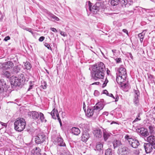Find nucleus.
Here are the masks:
<instances>
[{"mask_svg": "<svg viewBox=\"0 0 155 155\" xmlns=\"http://www.w3.org/2000/svg\"><path fill=\"white\" fill-rule=\"evenodd\" d=\"M107 96H110V97H113L114 99H115V97H114L113 95L112 94H111V93H110V94H109L108 93V95H107Z\"/></svg>", "mask_w": 155, "mask_h": 155, "instance_id": "680f3d73", "label": "nucleus"}, {"mask_svg": "<svg viewBox=\"0 0 155 155\" xmlns=\"http://www.w3.org/2000/svg\"><path fill=\"white\" fill-rule=\"evenodd\" d=\"M50 29L54 32H57V31L56 29L55 28H50Z\"/></svg>", "mask_w": 155, "mask_h": 155, "instance_id": "6e6d98bb", "label": "nucleus"}, {"mask_svg": "<svg viewBox=\"0 0 155 155\" xmlns=\"http://www.w3.org/2000/svg\"><path fill=\"white\" fill-rule=\"evenodd\" d=\"M92 3L90 1L88 2L89 9L91 12L93 11L94 12H97L100 10H101L104 9V6L103 3L101 2H97L92 7L91 9Z\"/></svg>", "mask_w": 155, "mask_h": 155, "instance_id": "7ed1b4c3", "label": "nucleus"}, {"mask_svg": "<svg viewBox=\"0 0 155 155\" xmlns=\"http://www.w3.org/2000/svg\"><path fill=\"white\" fill-rule=\"evenodd\" d=\"M59 31H60V34L61 35L63 36L64 37L65 36V32H63L61 30H60Z\"/></svg>", "mask_w": 155, "mask_h": 155, "instance_id": "3c124183", "label": "nucleus"}, {"mask_svg": "<svg viewBox=\"0 0 155 155\" xmlns=\"http://www.w3.org/2000/svg\"><path fill=\"white\" fill-rule=\"evenodd\" d=\"M25 68L27 69H30L31 68V66L29 62L27 61L25 64Z\"/></svg>", "mask_w": 155, "mask_h": 155, "instance_id": "e433bc0d", "label": "nucleus"}, {"mask_svg": "<svg viewBox=\"0 0 155 155\" xmlns=\"http://www.w3.org/2000/svg\"><path fill=\"white\" fill-rule=\"evenodd\" d=\"M103 146V142H97L96 143V148L94 149L95 150L101 151L102 150Z\"/></svg>", "mask_w": 155, "mask_h": 155, "instance_id": "a211bd4d", "label": "nucleus"}, {"mask_svg": "<svg viewBox=\"0 0 155 155\" xmlns=\"http://www.w3.org/2000/svg\"><path fill=\"white\" fill-rule=\"evenodd\" d=\"M55 144L61 147H66V144L64 142L63 138L61 137H58L55 140Z\"/></svg>", "mask_w": 155, "mask_h": 155, "instance_id": "1a4fd4ad", "label": "nucleus"}, {"mask_svg": "<svg viewBox=\"0 0 155 155\" xmlns=\"http://www.w3.org/2000/svg\"><path fill=\"white\" fill-rule=\"evenodd\" d=\"M93 133L97 137L101 138L102 137V131L101 129L99 128L94 130L93 131Z\"/></svg>", "mask_w": 155, "mask_h": 155, "instance_id": "dca6fc26", "label": "nucleus"}, {"mask_svg": "<svg viewBox=\"0 0 155 155\" xmlns=\"http://www.w3.org/2000/svg\"><path fill=\"white\" fill-rule=\"evenodd\" d=\"M58 120L59 121V122L60 123V125L61 126L62 125V123H61V120L60 119L59 117H58Z\"/></svg>", "mask_w": 155, "mask_h": 155, "instance_id": "052dcab7", "label": "nucleus"}, {"mask_svg": "<svg viewBox=\"0 0 155 155\" xmlns=\"http://www.w3.org/2000/svg\"><path fill=\"white\" fill-rule=\"evenodd\" d=\"M140 120V119H139L138 117H137L135 119V120H134V121H137L138 120Z\"/></svg>", "mask_w": 155, "mask_h": 155, "instance_id": "69168bd1", "label": "nucleus"}, {"mask_svg": "<svg viewBox=\"0 0 155 155\" xmlns=\"http://www.w3.org/2000/svg\"><path fill=\"white\" fill-rule=\"evenodd\" d=\"M143 147L145 152L147 153H150L153 148V146L149 143H145Z\"/></svg>", "mask_w": 155, "mask_h": 155, "instance_id": "6e6552de", "label": "nucleus"}, {"mask_svg": "<svg viewBox=\"0 0 155 155\" xmlns=\"http://www.w3.org/2000/svg\"><path fill=\"white\" fill-rule=\"evenodd\" d=\"M45 138L44 134L43 133H41L36 136L35 141L36 143L40 144L43 143Z\"/></svg>", "mask_w": 155, "mask_h": 155, "instance_id": "39448f33", "label": "nucleus"}, {"mask_svg": "<svg viewBox=\"0 0 155 155\" xmlns=\"http://www.w3.org/2000/svg\"><path fill=\"white\" fill-rule=\"evenodd\" d=\"M104 94H106L107 95H108V92L106 90H105L103 91V93Z\"/></svg>", "mask_w": 155, "mask_h": 155, "instance_id": "13d9d810", "label": "nucleus"}, {"mask_svg": "<svg viewBox=\"0 0 155 155\" xmlns=\"http://www.w3.org/2000/svg\"><path fill=\"white\" fill-rule=\"evenodd\" d=\"M71 133L76 135H78L80 133V130L78 128L73 127L71 129Z\"/></svg>", "mask_w": 155, "mask_h": 155, "instance_id": "5701e85b", "label": "nucleus"}, {"mask_svg": "<svg viewBox=\"0 0 155 155\" xmlns=\"http://www.w3.org/2000/svg\"><path fill=\"white\" fill-rule=\"evenodd\" d=\"M116 60L117 62V63H120V62H121V58H116Z\"/></svg>", "mask_w": 155, "mask_h": 155, "instance_id": "5fc2aeb1", "label": "nucleus"}, {"mask_svg": "<svg viewBox=\"0 0 155 155\" xmlns=\"http://www.w3.org/2000/svg\"><path fill=\"white\" fill-rule=\"evenodd\" d=\"M140 96H135L134 97V99H133V102L135 105L136 106H137L139 104V97Z\"/></svg>", "mask_w": 155, "mask_h": 155, "instance_id": "c756f323", "label": "nucleus"}, {"mask_svg": "<svg viewBox=\"0 0 155 155\" xmlns=\"http://www.w3.org/2000/svg\"><path fill=\"white\" fill-rule=\"evenodd\" d=\"M148 79L151 81V83H152L154 81L153 75L150 74H148Z\"/></svg>", "mask_w": 155, "mask_h": 155, "instance_id": "ea45409f", "label": "nucleus"}, {"mask_svg": "<svg viewBox=\"0 0 155 155\" xmlns=\"http://www.w3.org/2000/svg\"><path fill=\"white\" fill-rule=\"evenodd\" d=\"M53 19L57 21H58L59 20V18L54 15V16H53Z\"/></svg>", "mask_w": 155, "mask_h": 155, "instance_id": "603ef678", "label": "nucleus"}, {"mask_svg": "<svg viewBox=\"0 0 155 155\" xmlns=\"http://www.w3.org/2000/svg\"><path fill=\"white\" fill-rule=\"evenodd\" d=\"M122 31L125 33H126L128 36V32L127 30L126 29H123Z\"/></svg>", "mask_w": 155, "mask_h": 155, "instance_id": "864d4df0", "label": "nucleus"}, {"mask_svg": "<svg viewBox=\"0 0 155 155\" xmlns=\"http://www.w3.org/2000/svg\"><path fill=\"white\" fill-rule=\"evenodd\" d=\"M11 84L12 87L19 86L21 84H22L18 78L13 77L11 79Z\"/></svg>", "mask_w": 155, "mask_h": 155, "instance_id": "0eeeda50", "label": "nucleus"}, {"mask_svg": "<svg viewBox=\"0 0 155 155\" xmlns=\"http://www.w3.org/2000/svg\"><path fill=\"white\" fill-rule=\"evenodd\" d=\"M113 151L110 148H108L106 150L105 155H112L113 153Z\"/></svg>", "mask_w": 155, "mask_h": 155, "instance_id": "f704fd0d", "label": "nucleus"}, {"mask_svg": "<svg viewBox=\"0 0 155 155\" xmlns=\"http://www.w3.org/2000/svg\"><path fill=\"white\" fill-rule=\"evenodd\" d=\"M27 31H29V32H31L32 34H33V31H32V29L31 28H25V29Z\"/></svg>", "mask_w": 155, "mask_h": 155, "instance_id": "09e8293b", "label": "nucleus"}, {"mask_svg": "<svg viewBox=\"0 0 155 155\" xmlns=\"http://www.w3.org/2000/svg\"><path fill=\"white\" fill-rule=\"evenodd\" d=\"M127 76L124 75H117L116 81L117 83L119 84H122L126 78Z\"/></svg>", "mask_w": 155, "mask_h": 155, "instance_id": "4468645a", "label": "nucleus"}, {"mask_svg": "<svg viewBox=\"0 0 155 155\" xmlns=\"http://www.w3.org/2000/svg\"><path fill=\"white\" fill-rule=\"evenodd\" d=\"M82 129L83 130V132L81 137V140L84 142H86L88 139L90 137L89 134L87 132V129H85V128H84V127H82Z\"/></svg>", "mask_w": 155, "mask_h": 155, "instance_id": "423d86ee", "label": "nucleus"}, {"mask_svg": "<svg viewBox=\"0 0 155 155\" xmlns=\"http://www.w3.org/2000/svg\"><path fill=\"white\" fill-rule=\"evenodd\" d=\"M103 114L106 115H108V112H103Z\"/></svg>", "mask_w": 155, "mask_h": 155, "instance_id": "338daca9", "label": "nucleus"}, {"mask_svg": "<svg viewBox=\"0 0 155 155\" xmlns=\"http://www.w3.org/2000/svg\"><path fill=\"white\" fill-rule=\"evenodd\" d=\"M0 123L2 126L4 127H6L7 126V124L6 123H4L1 122H0Z\"/></svg>", "mask_w": 155, "mask_h": 155, "instance_id": "bf43d9fd", "label": "nucleus"}, {"mask_svg": "<svg viewBox=\"0 0 155 155\" xmlns=\"http://www.w3.org/2000/svg\"><path fill=\"white\" fill-rule=\"evenodd\" d=\"M147 140L149 143L153 146V148L155 149V136L151 135L147 138Z\"/></svg>", "mask_w": 155, "mask_h": 155, "instance_id": "9d476101", "label": "nucleus"}, {"mask_svg": "<svg viewBox=\"0 0 155 155\" xmlns=\"http://www.w3.org/2000/svg\"><path fill=\"white\" fill-rule=\"evenodd\" d=\"M54 16V15L49 13L48 14V16L49 17L51 18H53V16Z\"/></svg>", "mask_w": 155, "mask_h": 155, "instance_id": "4d7b16f0", "label": "nucleus"}, {"mask_svg": "<svg viewBox=\"0 0 155 155\" xmlns=\"http://www.w3.org/2000/svg\"><path fill=\"white\" fill-rule=\"evenodd\" d=\"M45 37L44 36H41L40 37L39 39V41H42L45 39Z\"/></svg>", "mask_w": 155, "mask_h": 155, "instance_id": "de8ad7c7", "label": "nucleus"}, {"mask_svg": "<svg viewBox=\"0 0 155 155\" xmlns=\"http://www.w3.org/2000/svg\"><path fill=\"white\" fill-rule=\"evenodd\" d=\"M10 38L9 36H8L7 37H6L4 39V40L5 41H7L8 40H10Z\"/></svg>", "mask_w": 155, "mask_h": 155, "instance_id": "8fccbe9b", "label": "nucleus"}, {"mask_svg": "<svg viewBox=\"0 0 155 155\" xmlns=\"http://www.w3.org/2000/svg\"><path fill=\"white\" fill-rule=\"evenodd\" d=\"M28 115L31 118L34 120L37 119L39 117L38 113L35 111L29 112Z\"/></svg>", "mask_w": 155, "mask_h": 155, "instance_id": "ddd939ff", "label": "nucleus"}, {"mask_svg": "<svg viewBox=\"0 0 155 155\" xmlns=\"http://www.w3.org/2000/svg\"><path fill=\"white\" fill-rule=\"evenodd\" d=\"M45 46L48 49L52 50V49L50 45L47 43H45L44 44Z\"/></svg>", "mask_w": 155, "mask_h": 155, "instance_id": "c03bdc74", "label": "nucleus"}, {"mask_svg": "<svg viewBox=\"0 0 155 155\" xmlns=\"http://www.w3.org/2000/svg\"><path fill=\"white\" fill-rule=\"evenodd\" d=\"M149 128L150 132L151 134H154L155 133V128L152 125L150 126L149 127Z\"/></svg>", "mask_w": 155, "mask_h": 155, "instance_id": "72a5a7b5", "label": "nucleus"}, {"mask_svg": "<svg viewBox=\"0 0 155 155\" xmlns=\"http://www.w3.org/2000/svg\"><path fill=\"white\" fill-rule=\"evenodd\" d=\"M2 72V75L4 77H5L7 78H9L11 76V74L10 72L6 71L5 69H3Z\"/></svg>", "mask_w": 155, "mask_h": 155, "instance_id": "412c9836", "label": "nucleus"}, {"mask_svg": "<svg viewBox=\"0 0 155 155\" xmlns=\"http://www.w3.org/2000/svg\"><path fill=\"white\" fill-rule=\"evenodd\" d=\"M39 117H40V119L42 122H46V120L45 119L44 115L43 113H40Z\"/></svg>", "mask_w": 155, "mask_h": 155, "instance_id": "473e14b6", "label": "nucleus"}, {"mask_svg": "<svg viewBox=\"0 0 155 155\" xmlns=\"http://www.w3.org/2000/svg\"><path fill=\"white\" fill-rule=\"evenodd\" d=\"M51 114L52 118L54 119H55L57 117L58 118L59 117L58 110L56 109H55L53 110L51 113Z\"/></svg>", "mask_w": 155, "mask_h": 155, "instance_id": "6ab92c4d", "label": "nucleus"}, {"mask_svg": "<svg viewBox=\"0 0 155 155\" xmlns=\"http://www.w3.org/2000/svg\"><path fill=\"white\" fill-rule=\"evenodd\" d=\"M32 87H33V85H30L29 88L28 89V91H29L31 89H32Z\"/></svg>", "mask_w": 155, "mask_h": 155, "instance_id": "0e129e2a", "label": "nucleus"}, {"mask_svg": "<svg viewBox=\"0 0 155 155\" xmlns=\"http://www.w3.org/2000/svg\"><path fill=\"white\" fill-rule=\"evenodd\" d=\"M121 152L124 154L129 155L131 152V150L127 147H124L121 149Z\"/></svg>", "mask_w": 155, "mask_h": 155, "instance_id": "b1692460", "label": "nucleus"}, {"mask_svg": "<svg viewBox=\"0 0 155 155\" xmlns=\"http://www.w3.org/2000/svg\"><path fill=\"white\" fill-rule=\"evenodd\" d=\"M110 133L107 132H104L103 133V137L104 140L105 141H106L109 137L110 135Z\"/></svg>", "mask_w": 155, "mask_h": 155, "instance_id": "c85d7f7f", "label": "nucleus"}, {"mask_svg": "<svg viewBox=\"0 0 155 155\" xmlns=\"http://www.w3.org/2000/svg\"><path fill=\"white\" fill-rule=\"evenodd\" d=\"M6 83L4 79H0V86L6 87Z\"/></svg>", "mask_w": 155, "mask_h": 155, "instance_id": "58836bf2", "label": "nucleus"}, {"mask_svg": "<svg viewBox=\"0 0 155 155\" xmlns=\"http://www.w3.org/2000/svg\"><path fill=\"white\" fill-rule=\"evenodd\" d=\"M14 66L12 61H9L3 63H0V68L3 69H9L12 68Z\"/></svg>", "mask_w": 155, "mask_h": 155, "instance_id": "20e7f679", "label": "nucleus"}, {"mask_svg": "<svg viewBox=\"0 0 155 155\" xmlns=\"http://www.w3.org/2000/svg\"><path fill=\"white\" fill-rule=\"evenodd\" d=\"M118 72L117 75H125L127 76V72L125 68L123 65L120 66L118 69Z\"/></svg>", "mask_w": 155, "mask_h": 155, "instance_id": "f8f14e48", "label": "nucleus"}, {"mask_svg": "<svg viewBox=\"0 0 155 155\" xmlns=\"http://www.w3.org/2000/svg\"><path fill=\"white\" fill-rule=\"evenodd\" d=\"M108 81L107 79V78H106L104 82V83L102 84V87H105L107 85V83L108 82Z\"/></svg>", "mask_w": 155, "mask_h": 155, "instance_id": "37998d69", "label": "nucleus"}, {"mask_svg": "<svg viewBox=\"0 0 155 155\" xmlns=\"http://www.w3.org/2000/svg\"><path fill=\"white\" fill-rule=\"evenodd\" d=\"M93 112L94 114L97 115L99 114V113L100 110L98 109L97 108H94V106L92 107Z\"/></svg>", "mask_w": 155, "mask_h": 155, "instance_id": "c9c22d12", "label": "nucleus"}, {"mask_svg": "<svg viewBox=\"0 0 155 155\" xmlns=\"http://www.w3.org/2000/svg\"><path fill=\"white\" fill-rule=\"evenodd\" d=\"M140 133L142 136L146 137L149 135V133L147 129L142 128L141 129Z\"/></svg>", "mask_w": 155, "mask_h": 155, "instance_id": "393cba45", "label": "nucleus"}, {"mask_svg": "<svg viewBox=\"0 0 155 155\" xmlns=\"http://www.w3.org/2000/svg\"><path fill=\"white\" fill-rule=\"evenodd\" d=\"M129 143L134 148H137L140 145L138 140L136 139H132V140H128Z\"/></svg>", "mask_w": 155, "mask_h": 155, "instance_id": "9b49d317", "label": "nucleus"}, {"mask_svg": "<svg viewBox=\"0 0 155 155\" xmlns=\"http://www.w3.org/2000/svg\"><path fill=\"white\" fill-rule=\"evenodd\" d=\"M26 123L23 118H18L14 123L15 129L18 132H21L25 128Z\"/></svg>", "mask_w": 155, "mask_h": 155, "instance_id": "f03ea898", "label": "nucleus"}, {"mask_svg": "<svg viewBox=\"0 0 155 155\" xmlns=\"http://www.w3.org/2000/svg\"><path fill=\"white\" fill-rule=\"evenodd\" d=\"M99 93L98 91L97 90L95 91L94 93V95L95 96H97L99 95Z\"/></svg>", "mask_w": 155, "mask_h": 155, "instance_id": "a18cd8bd", "label": "nucleus"}, {"mask_svg": "<svg viewBox=\"0 0 155 155\" xmlns=\"http://www.w3.org/2000/svg\"><path fill=\"white\" fill-rule=\"evenodd\" d=\"M18 78L22 84H24L25 82V79L23 74H19Z\"/></svg>", "mask_w": 155, "mask_h": 155, "instance_id": "bb28decb", "label": "nucleus"}, {"mask_svg": "<svg viewBox=\"0 0 155 155\" xmlns=\"http://www.w3.org/2000/svg\"><path fill=\"white\" fill-rule=\"evenodd\" d=\"M47 86V84L46 82L44 81L42 83L41 87L43 89H45L46 88Z\"/></svg>", "mask_w": 155, "mask_h": 155, "instance_id": "79ce46f5", "label": "nucleus"}, {"mask_svg": "<svg viewBox=\"0 0 155 155\" xmlns=\"http://www.w3.org/2000/svg\"><path fill=\"white\" fill-rule=\"evenodd\" d=\"M145 36V34L143 32L139 34L138 35V37L140 38V40L141 42H142Z\"/></svg>", "mask_w": 155, "mask_h": 155, "instance_id": "7c9ffc66", "label": "nucleus"}, {"mask_svg": "<svg viewBox=\"0 0 155 155\" xmlns=\"http://www.w3.org/2000/svg\"><path fill=\"white\" fill-rule=\"evenodd\" d=\"M110 72V71L109 70H107V73L108 75L109 74Z\"/></svg>", "mask_w": 155, "mask_h": 155, "instance_id": "774afa93", "label": "nucleus"}, {"mask_svg": "<svg viewBox=\"0 0 155 155\" xmlns=\"http://www.w3.org/2000/svg\"><path fill=\"white\" fill-rule=\"evenodd\" d=\"M99 84H100L99 82H94V83H93V84H92V85H98Z\"/></svg>", "mask_w": 155, "mask_h": 155, "instance_id": "e2e57ef3", "label": "nucleus"}, {"mask_svg": "<svg viewBox=\"0 0 155 155\" xmlns=\"http://www.w3.org/2000/svg\"><path fill=\"white\" fill-rule=\"evenodd\" d=\"M91 72V78L97 81L99 79H103L104 77L106 69L105 66L102 62L92 66Z\"/></svg>", "mask_w": 155, "mask_h": 155, "instance_id": "f257e3e1", "label": "nucleus"}, {"mask_svg": "<svg viewBox=\"0 0 155 155\" xmlns=\"http://www.w3.org/2000/svg\"><path fill=\"white\" fill-rule=\"evenodd\" d=\"M122 5L123 7H128L129 6L131 5L132 3V2H129L127 0H123L122 1Z\"/></svg>", "mask_w": 155, "mask_h": 155, "instance_id": "aec40b11", "label": "nucleus"}, {"mask_svg": "<svg viewBox=\"0 0 155 155\" xmlns=\"http://www.w3.org/2000/svg\"><path fill=\"white\" fill-rule=\"evenodd\" d=\"M94 106V108H97L100 110H102L104 107V105L103 103L101 102H99L97 103Z\"/></svg>", "mask_w": 155, "mask_h": 155, "instance_id": "a878e982", "label": "nucleus"}, {"mask_svg": "<svg viewBox=\"0 0 155 155\" xmlns=\"http://www.w3.org/2000/svg\"><path fill=\"white\" fill-rule=\"evenodd\" d=\"M8 89L6 87H3L0 86V94L3 93L4 97L8 96V95H7L6 93L7 92Z\"/></svg>", "mask_w": 155, "mask_h": 155, "instance_id": "4be33fe9", "label": "nucleus"}, {"mask_svg": "<svg viewBox=\"0 0 155 155\" xmlns=\"http://www.w3.org/2000/svg\"><path fill=\"white\" fill-rule=\"evenodd\" d=\"M120 0H111L110 3L112 6H115L118 5Z\"/></svg>", "mask_w": 155, "mask_h": 155, "instance_id": "2f4dec72", "label": "nucleus"}, {"mask_svg": "<svg viewBox=\"0 0 155 155\" xmlns=\"http://www.w3.org/2000/svg\"><path fill=\"white\" fill-rule=\"evenodd\" d=\"M114 149L122 145L120 140L115 139L112 141Z\"/></svg>", "mask_w": 155, "mask_h": 155, "instance_id": "2eb2a0df", "label": "nucleus"}, {"mask_svg": "<svg viewBox=\"0 0 155 155\" xmlns=\"http://www.w3.org/2000/svg\"><path fill=\"white\" fill-rule=\"evenodd\" d=\"M86 114L88 117H91L93 115L94 113L93 112L92 107L91 108H89L87 109Z\"/></svg>", "mask_w": 155, "mask_h": 155, "instance_id": "cd10ccee", "label": "nucleus"}, {"mask_svg": "<svg viewBox=\"0 0 155 155\" xmlns=\"http://www.w3.org/2000/svg\"><path fill=\"white\" fill-rule=\"evenodd\" d=\"M134 97L135 96H140V93L138 90H134Z\"/></svg>", "mask_w": 155, "mask_h": 155, "instance_id": "a19ab883", "label": "nucleus"}, {"mask_svg": "<svg viewBox=\"0 0 155 155\" xmlns=\"http://www.w3.org/2000/svg\"><path fill=\"white\" fill-rule=\"evenodd\" d=\"M125 138L127 140H132L133 139L130 138V136L128 135H126L125 137Z\"/></svg>", "mask_w": 155, "mask_h": 155, "instance_id": "49530a36", "label": "nucleus"}, {"mask_svg": "<svg viewBox=\"0 0 155 155\" xmlns=\"http://www.w3.org/2000/svg\"><path fill=\"white\" fill-rule=\"evenodd\" d=\"M20 70V68L19 66H16L13 68V71L15 73H16L18 72Z\"/></svg>", "mask_w": 155, "mask_h": 155, "instance_id": "4c0bfd02", "label": "nucleus"}, {"mask_svg": "<svg viewBox=\"0 0 155 155\" xmlns=\"http://www.w3.org/2000/svg\"><path fill=\"white\" fill-rule=\"evenodd\" d=\"M41 150L39 148L36 147L31 151V153L33 155H41Z\"/></svg>", "mask_w": 155, "mask_h": 155, "instance_id": "f3484780", "label": "nucleus"}]
</instances>
